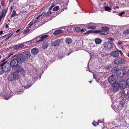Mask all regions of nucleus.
<instances>
[{
  "label": "nucleus",
  "instance_id": "obj_38",
  "mask_svg": "<svg viewBox=\"0 0 129 129\" xmlns=\"http://www.w3.org/2000/svg\"><path fill=\"white\" fill-rule=\"evenodd\" d=\"M125 13V12L124 11H123L120 12L119 14V15L120 16H122Z\"/></svg>",
  "mask_w": 129,
  "mask_h": 129
},
{
  "label": "nucleus",
  "instance_id": "obj_40",
  "mask_svg": "<svg viewBox=\"0 0 129 129\" xmlns=\"http://www.w3.org/2000/svg\"><path fill=\"white\" fill-rule=\"evenodd\" d=\"M30 31V29H27L24 31V33L26 34L28 33Z\"/></svg>",
  "mask_w": 129,
  "mask_h": 129
},
{
  "label": "nucleus",
  "instance_id": "obj_31",
  "mask_svg": "<svg viewBox=\"0 0 129 129\" xmlns=\"http://www.w3.org/2000/svg\"><path fill=\"white\" fill-rule=\"evenodd\" d=\"M16 14V12L15 10H13L12 13L11 14V18H12L14 17Z\"/></svg>",
  "mask_w": 129,
  "mask_h": 129
},
{
  "label": "nucleus",
  "instance_id": "obj_7",
  "mask_svg": "<svg viewBox=\"0 0 129 129\" xmlns=\"http://www.w3.org/2000/svg\"><path fill=\"white\" fill-rule=\"evenodd\" d=\"M104 46L106 49H110L113 47L112 43L109 41L105 42L104 44Z\"/></svg>",
  "mask_w": 129,
  "mask_h": 129
},
{
  "label": "nucleus",
  "instance_id": "obj_43",
  "mask_svg": "<svg viewBox=\"0 0 129 129\" xmlns=\"http://www.w3.org/2000/svg\"><path fill=\"white\" fill-rule=\"evenodd\" d=\"M33 24V22H30L28 25V27H29L30 26H31Z\"/></svg>",
  "mask_w": 129,
  "mask_h": 129
},
{
  "label": "nucleus",
  "instance_id": "obj_52",
  "mask_svg": "<svg viewBox=\"0 0 129 129\" xmlns=\"http://www.w3.org/2000/svg\"><path fill=\"white\" fill-rule=\"evenodd\" d=\"M99 33L101 34H105L104 33L103 31H100V32H99Z\"/></svg>",
  "mask_w": 129,
  "mask_h": 129
},
{
  "label": "nucleus",
  "instance_id": "obj_48",
  "mask_svg": "<svg viewBox=\"0 0 129 129\" xmlns=\"http://www.w3.org/2000/svg\"><path fill=\"white\" fill-rule=\"evenodd\" d=\"M126 83L128 86H129V78L127 79L126 81Z\"/></svg>",
  "mask_w": 129,
  "mask_h": 129
},
{
  "label": "nucleus",
  "instance_id": "obj_19",
  "mask_svg": "<svg viewBox=\"0 0 129 129\" xmlns=\"http://www.w3.org/2000/svg\"><path fill=\"white\" fill-rule=\"evenodd\" d=\"M48 36L47 35H45L43 36L40 37V39L37 40V42H38L40 41H42L44 39L47 38Z\"/></svg>",
  "mask_w": 129,
  "mask_h": 129
},
{
  "label": "nucleus",
  "instance_id": "obj_10",
  "mask_svg": "<svg viewBox=\"0 0 129 129\" xmlns=\"http://www.w3.org/2000/svg\"><path fill=\"white\" fill-rule=\"evenodd\" d=\"M22 55L26 59V58H27L29 57H30V53L28 51H26L22 53Z\"/></svg>",
  "mask_w": 129,
  "mask_h": 129
},
{
  "label": "nucleus",
  "instance_id": "obj_17",
  "mask_svg": "<svg viewBox=\"0 0 129 129\" xmlns=\"http://www.w3.org/2000/svg\"><path fill=\"white\" fill-rule=\"evenodd\" d=\"M39 17L38 16L36 18V19L33 22V24H34V25H36V24L38 23V22H39L41 21V19L39 18Z\"/></svg>",
  "mask_w": 129,
  "mask_h": 129
},
{
  "label": "nucleus",
  "instance_id": "obj_60",
  "mask_svg": "<svg viewBox=\"0 0 129 129\" xmlns=\"http://www.w3.org/2000/svg\"><path fill=\"white\" fill-rule=\"evenodd\" d=\"M63 58V57H59L58 59H61Z\"/></svg>",
  "mask_w": 129,
  "mask_h": 129
},
{
  "label": "nucleus",
  "instance_id": "obj_58",
  "mask_svg": "<svg viewBox=\"0 0 129 129\" xmlns=\"http://www.w3.org/2000/svg\"><path fill=\"white\" fill-rule=\"evenodd\" d=\"M80 31L81 32H83L84 31L83 29H80Z\"/></svg>",
  "mask_w": 129,
  "mask_h": 129
},
{
  "label": "nucleus",
  "instance_id": "obj_56",
  "mask_svg": "<svg viewBox=\"0 0 129 129\" xmlns=\"http://www.w3.org/2000/svg\"><path fill=\"white\" fill-rule=\"evenodd\" d=\"M119 52H120L121 54V55H122L123 54V53H122V52L121 51V50H119Z\"/></svg>",
  "mask_w": 129,
  "mask_h": 129
},
{
  "label": "nucleus",
  "instance_id": "obj_5",
  "mask_svg": "<svg viewBox=\"0 0 129 129\" xmlns=\"http://www.w3.org/2000/svg\"><path fill=\"white\" fill-rule=\"evenodd\" d=\"M125 62V60L123 58L119 57L115 60L114 63L116 65H118L124 63Z\"/></svg>",
  "mask_w": 129,
  "mask_h": 129
},
{
  "label": "nucleus",
  "instance_id": "obj_11",
  "mask_svg": "<svg viewBox=\"0 0 129 129\" xmlns=\"http://www.w3.org/2000/svg\"><path fill=\"white\" fill-rule=\"evenodd\" d=\"M119 87L122 89H123L125 88V82L124 80H121L120 82L118 83Z\"/></svg>",
  "mask_w": 129,
  "mask_h": 129
},
{
  "label": "nucleus",
  "instance_id": "obj_64",
  "mask_svg": "<svg viewBox=\"0 0 129 129\" xmlns=\"http://www.w3.org/2000/svg\"><path fill=\"white\" fill-rule=\"evenodd\" d=\"M127 56L128 57H129V53L127 54Z\"/></svg>",
  "mask_w": 129,
  "mask_h": 129
},
{
  "label": "nucleus",
  "instance_id": "obj_9",
  "mask_svg": "<svg viewBox=\"0 0 129 129\" xmlns=\"http://www.w3.org/2000/svg\"><path fill=\"white\" fill-rule=\"evenodd\" d=\"M61 41L59 39H57L53 41L52 43V45L54 46H59L61 43Z\"/></svg>",
  "mask_w": 129,
  "mask_h": 129
},
{
  "label": "nucleus",
  "instance_id": "obj_23",
  "mask_svg": "<svg viewBox=\"0 0 129 129\" xmlns=\"http://www.w3.org/2000/svg\"><path fill=\"white\" fill-rule=\"evenodd\" d=\"M102 41V40L101 39L99 38H96L95 40V43L96 44H100L101 43Z\"/></svg>",
  "mask_w": 129,
  "mask_h": 129
},
{
  "label": "nucleus",
  "instance_id": "obj_28",
  "mask_svg": "<svg viewBox=\"0 0 129 129\" xmlns=\"http://www.w3.org/2000/svg\"><path fill=\"white\" fill-rule=\"evenodd\" d=\"M101 29L104 31H109V28L106 27H102Z\"/></svg>",
  "mask_w": 129,
  "mask_h": 129
},
{
  "label": "nucleus",
  "instance_id": "obj_30",
  "mask_svg": "<svg viewBox=\"0 0 129 129\" xmlns=\"http://www.w3.org/2000/svg\"><path fill=\"white\" fill-rule=\"evenodd\" d=\"M4 71H6V70H4L3 68H0V75L2 74L4 72Z\"/></svg>",
  "mask_w": 129,
  "mask_h": 129
},
{
  "label": "nucleus",
  "instance_id": "obj_62",
  "mask_svg": "<svg viewBox=\"0 0 129 129\" xmlns=\"http://www.w3.org/2000/svg\"><path fill=\"white\" fill-rule=\"evenodd\" d=\"M119 8V7L118 6H116V8Z\"/></svg>",
  "mask_w": 129,
  "mask_h": 129
},
{
  "label": "nucleus",
  "instance_id": "obj_45",
  "mask_svg": "<svg viewBox=\"0 0 129 129\" xmlns=\"http://www.w3.org/2000/svg\"><path fill=\"white\" fill-rule=\"evenodd\" d=\"M108 39L112 42H113L114 41V39L111 38H108Z\"/></svg>",
  "mask_w": 129,
  "mask_h": 129
},
{
  "label": "nucleus",
  "instance_id": "obj_47",
  "mask_svg": "<svg viewBox=\"0 0 129 129\" xmlns=\"http://www.w3.org/2000/svg\"><path fill=\"white\" fill-rule=\"evenodd\" d=\"M7 35V34L5 35L0 37V39H2L3 38H5Z\"/></svg>",
  "mask_w": 129,
  "mask_h": 129
},
{
  "label": "nucleus",
  "instance_id": "obj_8",
  "mask_svg": "<svg viewBox=\"0 0 129 129\" xmlns=\"http://www.w3.org/2000/svg\"><path fill=\"white\" fill-rule=\"evenodd\" d=\"M19 63L17 59H12L11 61L10 65L12 67H15Z\"/></svg>",
  "mask_w": 129,
  "mask_h": 129
},
{
  "label": "nucleus",
  "instance_id": "obj_1",
  "mask_svg": "<svg viewBox=\"0 0 129 129\" xmlns=\"http://www.w3.org/2000/svg\"><path fill=\"white\" fill-rule=\"evenodd\" d=\"M20 74L17 71L11 72L9 75L8 80L9 82H11L18 80L20 78Z\"/></svg>",
  "mask_w": 129,
  "mask_h": 129
},
{
  "label": "nucleus",
  "instance_id": "obj_21",
  "mask_svg": "<svg viewBox=\"0 0 129 129\" xmlns=\"http://www.w3.org/2000/svg\"><path fill=\"white\" fill-rule=\"evenodd\" d=\"M7 62V61L3 62L1 65V67L4 69V70H5V69L6 68Z\"/></svg>",
  "mask_w": 129,
  "mask_h": 129
},
{
  "label": "nucleus",
  "instance_id": "obj_46",
  "mask_svg": "<svg viewBox=\"0 0 129 129\" xmlns=\"http://www.w3.org/2000/svg\"><path fill=\"white\" fill-rule=\"evenodd\" d=\"M100 32V31L99 30H97L96 31H94L93 32V33H99V32Z\"/></svg>",
  "mask_w": 129,
  "mask_h": 129
},
{
  "label": "nucleus",
  "instance_id": "obj_55",
  "mask_svg": "<svg viewBox=\"0 0 129 129\" xmlns=\"http://www.w3.org/2000/svg\"><path fill=\"white\" fill-rule=\"evenodd\" d=\"M122 44V43L121 41H119L118 42V44L120 45H121Z\"/></svg>",
  "mask_w": 129,
  "mask_h": 129
},
{
  "label": "nucleus",
  "instance_id": "obj_36",
  "mask_svg": "<svg viewBox=\"0 0 129 129\" xmlns=\"http://www.w3.org/2000/svg\"><path fill=\"white\" fill-rule=\"evenodd\" d=\"M13 48L15 50H17V49H19L18 44L14 46L13 47Z\"/></svg>",
  "mask_w": 129,
  "mask_h": 129
},
{
  "label": "nucleus",
  "instance_id": "obj_39",
  "mask_svg": "<svg viewBox=\"0 0 129 129\" xmlns=\"http://www.w3.org/2000/svg\"><path fill=\"white\" fill-rule=\"evenodd\" d=\"M22 88H23V87H22ZM24 90V89L23 88V89H22L21 90H19V92H20V93H17V94H20H20H21V93H23V91Z\"/></svg>",
  "mask_w": 129,
  "mask_h": 129
},
{
  "label": "nucleus",
  "instance_id": "obj_24",
  "mask_svg": "<svg viewBox=\"0 0 129 129\" xmlns=\"http://www.w3.org/2000/svg\"><path fill=\"white\" fill-rule=\"evenodd\" d=\"M62 31L61 29L55 31L53 34L54 35H59L62 33Z\"/></svg>",
  "mask_w": 129,
  "mask_h": 129
},
{
  "label": "nucleus",
  "instance_id": "obj_2",
  "mask_svg": "<svg viewBox=\"0 0 129 129\" xmlns=\"http://www.w3.org/2000/svg\"><path fill=\"white\" fill-rule=\"evenodd\" d=\"M13 54H10L8 57V58H14L16 57V59L19 62L22 63L25 61V59L24 57L23 56L21 53H19L16 55H13Z\"/></svg>",
  "mask_w": 129,
  "mask_h": 129
},
{
  "label": "nucleus",
  "instance_id": "obj_25",
  "mask_svg": "<svg viewBox=\"0 0 129 129\" xmlns=\"http://www.w3.org/2000/svg\"><path fill=\"white\" fill-rule=\"evenodd\" d=\"M17 72L23 73L24 72V70L22 67H20L18 69Z\"/></svg>",
  "mask_w": 129,
  "mask_h": 129
},
{
  "label": "nucleus",
  "instance_id": "obj_32",
  "mask_svg": "<svg viewBox=\"0 0 129 129\" xmlns=\"http://www.w3.org/2000/svg\"><path fill=\"white\" fill-rule=\"evenodd\" d=\"M13 35V33H10V34H9L8 37L6 38V39H5L4 41H7L8 40V39L10 38V37H11V36Z\"/></svg>",
  "mask_w": 129,
  "mask_h": 129
},
{
  "label": "nucleus",
  "instance_id": "obj_53",
  "mask_svg": "<svg viewBox=\"0 0 129 129\" xmlns=\"http://www.w3.org/2000/svg\"><path fill=\"white\" fill-rule=\"evenodd\" d=\"M3 31L2 30L0 31V36L4 34Z\"/></svg>",
  "mask_w": 129,
  "mask_h": 129
},
{
  "label": "nucleus",
  "instance_id": "obj_61",
  "mask_svg": "<svg viewBox=\"0 0 129 129\" xmlns=\"http://www.w3.org/2000/svg\"><path fill=\"white\" fill-rule=\"evenodd\" d=\"M9 1L10 2H11L12 1V0H9Z\"/></svg>",
  "mask_w": 129,
  "mask_h": 129
},
{
  "label": "nucleus",
  "instance_id": "obj_42",
  "mask_svg": "<svg viewBox=\"0 0 129 129\" xmlns=\"http://www.w3.org/2000/svg\"><path fill=\"white\" fill-rule=\"evenodd\" d=\"M32 85V84H30V85H27L26 86H25L24 87V88H25L27 89L29 87H31Z\"/></svg>",
  "mask_w": 129,
  "mask_h": 129
},
{
  "label": "nucleus",
  "instance_id": "obj_29",
  "mask_svg": "<svg viewBox=\"0 0 129 129\" xmlns=\"http://www.w3.org/2000/svg\"><path fill=\"white\" fill-rule=\"evenodd\" d=\"M52 13L51 12H47L44 16L45 17L48 16L50 15Z\"/></svg>",
  "mask_w": 129,
  "mask_h": 129
},
{
  "label": "nucleus",
  "instance_id": "obj_57",
  "mask_svg": "<svg viewBox=\"0 0 129 129\" xmlns=\"http://www.w3.org/2000/svg\"><path fill=\"white\" fill-rule=\"evenodd\" d=\"M20 29H18L16 31V33H18V32L20 31Z\"/></svg>",
  "mask_w": 129,
  "mask_h": 129
},
{
  "label": "nucleus",
  "instance_id": "obj_49",
  "mask_svg": "<svg viewBox=\"0 0 129 129\" xmlns=\"http://www.w3.org/2000/svg\"><path fill=\"white\" fill-rule=\"evenodd\" d=\"M92 31L91 30L88 31H87V32H86L85 33V34H87L89 33H91L92 32Z\"/></svg>",
  "mask_w": 129,
  "mask_h": 129
},
{
  "label": "nucleus",
  "instance_id": "obj_26",
  "mask_svg": "<svg viewBox=\"0 0 129 129\" xmlns=\"http://www.w3.org/2000/svg\"><path fill=\"white\" fill-rule=\"evenodd\" d=\"M48 46V44L47 43H43L42 47L43 49L46 48Z\"/></svg>",
  "mask_w": 129,
  "mask_h": 129
},
{
  "label": "nucleus",
  "instance_id": "obj_13",
  "mask_svg": "<svg viewBox=\"0 0 129 129\" xmlns=\"http://www.w3.org/2000/svg\"><path fill=\"white\" fill-rule=\"evenodd\" d=\"M39 51V50L38 48H34L31 50V53L33 55H37L38 54Z\"/></svg>",
  "mask_w": 129,
  "mask_h": 129
},
{
  "label": "nucleus",
  "instance_id": "obj_6",
  "mask_svg": "<svg viewBox=\"0 0 129 129\" xmlns=\"http://www.w3.org/2000/svg\"><path fill=\"white\" fill-rule=\"evenodd\" d=\"M108 81L109 83L112 85L118 83L116 80L115 76L113 75L109 77L108 78Z\"/></svg>",
  "mask_w": 129,
  "mask_h": 129
},
{
  "label": "nucleus",
  "instance_id": "obj_54",
  "mask_svg": "<svg viewBox=\"0 0 129 129\" xmlns=\"http://www.w3.org/2000/svg\"><path fill=\"white\" fill-rule=\"evenodd\" d=\"M5 27L6 29L8 27V24H6Z\"/></svg>",
  "mask_w": 129,
  "mask_h": 129
},
{
  "label": "nucleus",
  "instance_id": "obj_51",
  "mask_svg": "<svg viewBox=\"0 0 129 129\" xmlns=\"http://www.w3.org/2000/svg\"><path fill=\"white\" fill-rule=\"evenodd\" d=\"M10 96H9L8 97H5L4 98V99L5 100H8V99L10 98Z\"/></svg>",
  "mask_w": 129,
  "mask_h": 129
},
{
  "label": "nucleus",
  "instance_id": "obj_22",
  "mask_svg": "<svg viewBox=\"0 0 129 129\" xmlns=\"http://www.w3.org/2000/svg\"><path fill=\"white\" fill-rule=\"evenodd\" d=\"M74 31L76 33L79 32L80 31V28L79 27L75 26L73 29Z\"/></svg>",
  "mask_w": 129,
  "mask_h": 129
},
{
  "label": "nucleus",
  "instance_id": "obj_44",
  "mask_svg": "<svg viewBox=\"0 0 129 129\" xmlns=\"http://www.w3.org/2000/svg\"><path fill=\"white\" fill-rule=\"evenodd\" d=\"M54 4H53L52 5L50 6L49 8V10H50L54 6Z\"/></svg>",
  "mask_w": 129,
  "mask_h": 129
},
{
  "label": "nucleus",
  "instance_id": "obj_4",
  "mask_svg": "<svg viewBox=\"0 0 129 129\" xmlns=\"http://www.w3.org/2000/svg\"><path fill=\"white\" fill-rule=\"evenodd\" d=\"M116 74L118 78H121L123 77L125 73V72L122 69H116Z\"/></svg>",
  "mask_w": 129,
  "mask_h": 129
},
{
  "label": "nucleus",
  "instance_id": "obj_15",
  "mask_svg": "<svg viewBox=\"0 0 129 129\" xmlns=\"http://www.w3.org/2000/svg\"><path fill=\"white\" fill-rule=\"evenodd\" d=\"M7 10L6 9L3 10L1 12V14L0 15V22L3 18L5 16Z\"/></svg>",
  "mask_w": 129,
  "mask_h": 129
},
{
  "label": "nucleus",
  "instance_id": "obj_63",
  "mask_svg": "<svg viewBox=\"0 0 129 129\" xmlns=\"http://www.w3.org/2000/svg\"><path fill=\"white\" fill-rule=\"evenodd\" d=\"M128 75H129V70H128Z\"/></svg>",
  "mask_w": 129,
  "mask_h": 129
},
{
  "label": "nucleus",
  "instance_id": "obj_18",
  "mask_svg": "<svg viewBox=\"0 0 129 129\" xmlns=\"http://www.w3.org/2000/svg\"><path fill=\"white\" fill-rule=\"evenodd\" d=\"M120 95L121 98L123 99L125 97L126 95L125 91L123 90H122L120 93Z\"/></svg>",
  "mask_w": 129,
  "mask_h": 129
},
{
  "label": "nucleus",
  "instance_id": "obj_20",
  "mask_svg": "<svg viewBox=\"0 0 129 129\" xmlns=\"http://www.w3.org/2000/svg\"><path fill=\"white\" fill-rule=\"evenodd\" d=\"M72 41V39L70 38H67L65 40V42L66 43L69 44L71 43Z\"/></svg>",
  "mask_w": 129,
  "mask_h": 129
},
{
  "label": "nucleus",
  "instance_id": "obj_41",
  "mask_svg": "<svg viewBox=\"0 0 129 129\" xmlns=\"http://www.w3.org/2000/svg\"><path fill=\"white\" fill-rule=\"evenodd\" d=\"M19 45V49L20 48H21L24 47V44H18Z\"/></svg>",
  "mask_w": 129,
  "mask_h": 129
},
{
  "label": "nucleus",
  "instance_id": "obj_59",
  "mask_svg": "<svg viewBox=\"0 0 129 129\" xmlns=\"http://www.w3.org/2000/svg\"><path fill=\"white\" fill-rule=\"evenodd\" d=\"M1 4L2 5H3V4H4V2L3 1H2L1 2Z\"/></svg>",
  "mask_w": 129,
  "mask_h": 129
},
{
  "label": "nucleus",
  "instance_id": "obj_50",
  "mask_svg": "<svg viewBox=\"0 0 129 129\" xmlns=\"http://www.w3.org/2000/svg\"><path fill=\"white\" fill-rule=\"evenodd\" d=\"M45 13V12L44 11L40 15L38 16L39 17L42 16L43 15H44Z\"/></svg>",
  "mask_w": 129,
  "mask_h": 129
},
{
  "label": "nucleus",
  "instance_id": "obj_33",
  "mask_svg": "<svg viewBox=\"0 0 129 129\" xmlns=\"http://www.w3.org/2000/svg\"><path fill=\"white\" fill-rule=\"evenodd\" d=\"M105 9L107 11H108L111 10V8L109 7L108 6H105Z\"/></svg>",
  "mask_w": 129,
  "mask_h": 129
},
{
  "label": "nucleus",
  "instance_id": "obj_3",
  "mask_svg": "<svg viewBox=\"0 0 129 129\" xmlns=\"http://www.w3.org/2000/svg\"><path fill=\"white\" fill-rule=\"evenodd\" d=\"M125 102L122 101L118 102L117 103L116 105H115L112 107V108L116 112L118 111V110L121 109L122 108Z\"/></svg>",
  "mask_w": 129,
  "mask_h": 129
},
{
  "label": "nucleus",
  "instance_id": "obj_34",
  "mask_svg": "<svg viewBox=\"0 0 129 129\" xmlns=\"http://www.w3.org/2000/svg\"><path fill=\"white\" fill-rule=\"evenodd\" d=\"M123 33L125 35L129 34V30H125L123 31Z\"/></svg>",
  "mask_w": 129,
  "mask_h": 129
},
{
  "label": "nucleus",
  "instance_id": "obj_14",
  "mask_svg": "<svg viewBox=\"0 0 129 129\" xmlns=\"http://www.w3.org/2000/svg\"><path fill=\"white\" fill-rule=\"evenodd\" d=\"M111 55L114 58L118 57L119 55V53L117 51H113L111 52L110 53Z\"/></svg>",
  "mask_w": 129,
  "mask_h": 129
},
{
  "label": "nucleus",
  "instance_id": "obj_37",
  "mask_svg": "<svg viewBox=\"0 0 129 129\" xmlns=\"http://www.w3.org/2000/svg\"><path fill=\"white\" fill-rule=\"evenodd\" d=\"M98 123H97V124H94L95 123V122H94L92 123V124H93V125L95 126H96V125H98V123H102V121H100V120H98Z\"/></svg>",
  "mask_w": 129,
  "mask_h": 129
},
{
  "label": "nucleus",
  "instance_id": "obj_35",
  "mask_svg": "<svg viewBox=\"0 0 129 129\" xmlns=\"http://www.w3.org/2000/svg\"><path fill=\"white\" fill-rule=\"evenodd\" d=\"M59 9V7L57 6L54 7L53 9V11H56L57 10Z\"/></svg>",
  "mask_w": 129,
  "mask_h": 129
},
{
  "label": "nucleus",
  "instance_id": "obj_27",
  "mask_svg": "<svg viewBox=\"0 0 129 129\" xmlns=\"http://www.w3.org/2000/svg\"><path fill=\"white\" fill-rule=\"evenodd\" d=\"M93 75L94 78L96 80V81H97V80L99 78V76L96 74L93 73Z\"/></svg>",
  "mask_w": 129,
  "mask_h": 129
},
{
  "label": "nucleus",
  "instance_id": "obj_16",
  "mask_svg": "<svg viewBox=\"0 0 129 129\" xmlns=\"http://www.w3.org/2000/svg\"><path fill=\"white\" fill-rule=\"evenodd\" d=\"M93 24L92 23H89L86 24V28L88 29H95L96 28V27L95 26L90 25L91 24Z\"/></svg>",
  "mask_w": 129,
  "mask_h": 129
},
{
  "label": "nucleus",
  "instance_id": "obj_12",
  "mask_svg": "<svg viewBox=\"0 0 129 129\" xmlns=\"http://www.w3.org/2000/svg\"><path fill=\"white\" fill-rule=\"evenodd\" d=\"M112 85V86L113 87V92H115L118 91L119 89L118 83H115V84H114Z\"/></svg>",
  "mask_w": 129,
  "mask_h": 129
}]
</instances>
